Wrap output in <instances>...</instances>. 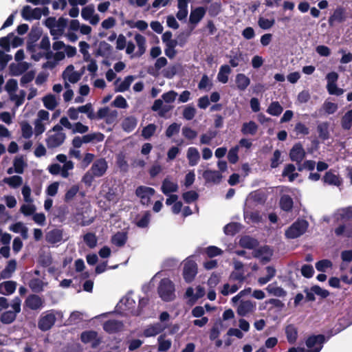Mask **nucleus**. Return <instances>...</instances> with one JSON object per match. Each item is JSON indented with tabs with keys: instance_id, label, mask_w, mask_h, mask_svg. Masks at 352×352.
Returning a JSON list of instances; mask_svg holds the SVG:
<instances>
[{
	"instance_id": "nucleus-1",
	"label": "nucleus",
	"mask_w": 352,
	"mask_h": 352,
	"mask_svg": "<svg viewBox=\"0 0 352 352\" xmlns=\"http://www.w3.org/2000/svg\"><path fill=\"white\" fill-rule=\"evenodd\" d=\"M56 159L63 165L52 164L48 166V171L53 175H60L63 178L69 177L70 172L74 168V163L72 160H68L65 154L57 155Z\"/></svg>"
},
{
	"instance_id": "nucleus-2",
	"label": "nucleus",
	"mask_w": 352,
	"mask_h": 352,
	"mask_svg": "<svg viewBox=\"0 0 352 352\" xmlns=\"http://www.w3.org/2000/svg\"><path fill=\"white\" fill-rule=\"evenodd\" d=\"M324 342V337L322 335L312 336L306 341L307 349L301 347H292L288 350V352H320Z\"/></svg>"
},
{
	"instance_id": "nucleus-3",
	"label": "nucleus",
	"mask_w": 352,
	"mask_h": 352,
	"mask_svg": "<svg viewBox=\"0 0 352 352\" xmlns=\"http://www.w3.org/2000/svg\"><path fill=\"white\" fill-rule=\"evenodd\" d=\"M65 138L63 127L56 124L47 133V146L48 148H56L64 142Z\"/></svg>"
},
{
	"instance_id": "nucleus-4",
	"label": "nucleus",
	"mask_w": 352,
	"mask_h": 352,
	"mask_svg": "<svg viewBox=\"0 0 352 352\" xmlns=\"http://www.w3.org/2000/svg\"><path fill=\"white\" fill-rule=\"evenodd\" d=\"M21 300L19 297L14 298L10 303L12 310L4 311L1 314L0 320L3 324H10L13 322L18 314L21 312Z\"/></svg>"
},
{
	"instance_id": "nucleus-5",
	"label": "nucleus",
	"mask_w": 352,
	"mask_h": 352,
	"mask_svg": "<svg viewBox=\"0 0 352 352\" xmlns=\"http://www.w3.org/2000/svg\"><path fill=\"white\" fill-rule=\"evenodd\" d=\"M56 317H63V314L59 311L50 310L45 312L41 316L38 327L42 331L49 330L55 323Z\"/></svg>"
},
{
	"instance_id": "nucleus-6",
	"label": "nucleus",
	"mask_w": 352,
	"mask_h": 352,
	"mask_svg": "<svg viewBox=\"0 0 352 352\" xmlns=\"http://www.w3.org/2000/svg\"><path fill=\"white\" fill-rule=\"evenodd\" d=\"M160 297L164 301H171L175 297V286L171 280L168 278L162 279L158 286Z\"/></svg>"
},
{
	"instance_id": "nucleus-7",
	"label": "nucleus",
	"mask_w": 352,
	"mask_h": 352,
	"mask_svg": "<svg viewBox=\"0 0 352 352\" xmlns=\"http://www.w3.org/2000/svg\"><path fill=\"white\" fill-rule=\"evenodd\" d=\"M50 123V113L48 111L41 109L36 115V118L34 122V134L38 136L44 133L46 129V125Z\"/></svg>"
},
{
	"instance_id": "nucleus-8",
	"label": "nucleus",
	"mask_w": 352,
	"mask_h": 352,
	"mask_svg": "<svg viewBox=\"0 0 352 352\" xmlns=\"http://www.w3.org/2000/svg\"><path fill=\"white\" fill-rule=\"evenodd\" d=\"M307 227L308 223L305 220H298L286 230L285 235L289 239L299 237L305 232Z\"/></svg>"
},
{
	"instance_id": "nucleus-9",
	"label": "nucleus",
	"mask_w": 352,
	"mask_h": 352,
	"mask_svg": "<svg viewBox=\"0 0 352 352\" xmlns=\"http://www.w3.org/2000/svg\"><path fill=\"white\" fill-rule=\"evenodd\" d=\"M197 274V265L190 258L184 261L183 276L186 283H191Z\"/></svg>"
},
{
	"instance_id": "nucleus-10",
	"label": "nucleus",
	"mask_w": 352,
	"mask_h": 352,
	"mask_svg": "<svg viewBox=\"0 0 352 352\" xmlns=\"http://www.w3.org/2000/svg\"><path fill=\"white\" fill-rule=\"evenodd\" d=\"M48 9L47 8H32L29 6H26L23 8L21 15L25 20H34L38 19L42 15H47Z\"/></svg>"
},
{
	"instance_id": "nucleus-11",
	"label": "nucleus",
	"mask_w": 352,
	"mask_h": 352,
	"mask_svg": "<svg viewBox=\"0 0 352 352\" xmlns=\"http://www.w3.org/2000/svg\"><path fill=\"white\" fill-rule=\"evenodd\" d=\"M82 73L76 71L74 65H70L66 67L63 72V78L65 81V87L69 88L70 87L69 83H76L80 80L82 76Z\"/></svg>"
},
{
	"instance_id": "nucleus-12",
	"label": "nucleus",
	"mask_w": 352,
	"mask_h": 352,
	"mask_svg": "<svg viewBox=\"0 0 352 352\" xmlns=\"http://www.w3.org/2000/svg\"><path fill=\"white\" fill-rule=\"evenodd\" d=\"M327 89L329 94L335 96H341L344 94V89L337 87L336 82L338 79V74L332 72L329 73L327 76Z\"/></svg>"
},
{
	"instance_id": "nucleus-13",
	"label": "nucleus",
	"mask_w": 352,
	"mask_h": 352,
	"mask_svg": "<svg viewBox=\"0 0 352 352\" xmlns=\"http://www.w3.org/2000/svg\"><path fill=\"white\" fill-rule=\"evenodd\" d=\"M256 304L252 300H241L236 304V313L240 316H247L254 313Z\"/></svg>"
},
{
	"instance_id": "nucleus-14",
	"label": "nucleus",
	"mask_w": 352,
	"mask_h": 352,
	"mask_svg": "<svg viewBox=\"0 0 352 352\" xmlns=\"http://www.w3.org/2000/svg\"><path fill=\"white\" fill-rule=\"evenodd\" d=\"M155 190L154 188L140 186L135 190L136 195L140 199V201L144 205H148L151 197L154 195Z\"/></svg>"
},
{
	"instance_id": "nucleus-15",
	"label": "nucleus",
	"mask_w": 352,
	"mask_h": 352,
	"mask_svg": "<svg viewBox=\"0 0 352 352\" xmlns=\"http://www.w3.org/2000/svg\"><path fill=\"white\" fill-rule=\"evenodd\" d=\"M81 16L84 20L89 21L93 25H97L100 21V16L95 13L93 5L84 7L81 10Z\"/></svg>"
},
{
	"instance_id": "nucleus-16",
	"label": "nucleus",
	"mask_w": 352,
	"mask_h": 352,
	"mask_svg": "<svg viewBox=\"0 0 352 352\" xmlns=\"http://www.w3.org/2000/svg\"><path fill=\"white\" fill-rule=\"evenodd\" d=\"M107 168L108 164L107 161L103 158H100L93 163L89 170L97 177H101L105 174Z\"/></svg>"
},
{
	"instance_id": "nucleus-17",
	"label": "nucleus",
	"mask_w": 352,
	"mask_h": 352,
	"mask_svg": "<svg viewBox=\"0 0 352 352\" xmlns=\"http://www.w3.org/2000/svg\"><path fill=\"white\" fill-rule=\"evenodd\" d=\"M166 328L167 324L156 322L147 326L144 331V335L146 337L155 336Z\"/></svg>"
},
{
	"instance_id": "nucleus-18",
	"label": "nucleus",
	"mask_w": 352,
	"mask_h": 352,
	"mask_svg": "<svg viewBox=\"0 0 352 352\" xmlns=\"http://www.w3.org/2000/svg\"><path fill=\"white\" fill-rule=\"evenodd\" d=\"M290 159L296 163H300L305 157V151L300 144H296L290 151Z\"/></svg>"
},
{
	"instance_id": "nucleus-19",
	"label": "nucleus",
	"mask_w": 352,
	"mask_h": 352,
	"mask_svg": "<svg viewBox=\"0 0 352 352\" xmlns=\"http://www.w3.org/2000/svg\"><path fill=\"white\" fill-rule=\"evenodd\" d=\"M202 176L205 182L210 184H219L222 179V175L220 172L211 169L204 170Z\"/></svg>"
},
{
	"instance_id": "nucleus-20",
	"label": "nucleus",
	"mask_w": 352,
	"mask_h": 352,
	"mask_svg": "<svg viewBox=\"0 0 352 352\" xmlns=\"http://www.w3.org/2000/svg\"><path fill=\"white\" fill-rule=\"evenodd\" d=\"M69 30L73 31H80L82 35H90L92 28L86 24L80 23L77 19H72L69 22Z\"/></svg>"
},
{
	"instance_id": "nucleus-21",
	"label": "nucleus",
	"mask_w": 352,
	"mask_h": 352,
	"mask_svg": "<svg viewBox=\"0 0 352 352\" xmlns=\"http://www.w3.org/2000/svg\"><path fill=\"white\" fill-rule=\"evenodd\" d=\"M179 189L176 182L173 181L170 177H166L162 184L161 190L165 195L177 192Z\"/></svg>"
},
{
	"instance_id": "nucleus-22",
	"label": "nucleus",
	"mask_w": 352,
	"mask_h": 352,
	"mask_svg": "<svg viewBox=\"0 0 352 352\" xmlns=\"http://www.w3.org/2000/svg\"><path fill=\"white\" fill-rule=\"evenodd\" d=\"M134 80L135 76H127L122 80L120 78L117 79L114 82L116 85V91L124 92L127 91Z\"/></svg>"
},
{
	"instance_id": "nucleus-23",
	"label": "nucleus",
	"mask_w": 352,
	"mask_h": 352,
	"mask_svg": "<svg viewBox=\"0 0 352 352\" xmlns=\"http://www.w3.org/2000/svg\"><path fill=\"white\" fill-rule=\"evenodd\" d=\"M67 25V19L63 17H60L58 19V23L50 31V34L53 36L54 39H57L64 34Z\"/></svg>"
},
{
	"instance_id": "nucleus-24",
	"label": "nucleus",
	"mask_w": 352,
	"mask_h": 352,
	"mask_svg": "<svg viewBox=\"0 0 352 352\" xmlns=\"http://www.w3.org/2000/svg\"><path fill=\"white\" fill-rule=\"evenodd\" d=\"M81 340L85 344H91L92 346H96L98 343L97 333L94 331H87L82 332L81 334Z\"/></svg>"
},
{
	"instance_id": "nucleus-25",
	"label": "nucleus",
	"mask_w": 352,
	"mask_h": 352,
	"mask_svg": "<svg viewBox=\"0 0 352 352\" xmlns=\"http://www.w3.org/2000/svg\"><path fill=\"white\" fill-rule=\"evenodd\" d=\"M254 256L262 262L267 263L271 259L272 251L267 246L261 247L255 251Z\"/></svg>"
},
{
	"instance_id": "nucleus-26",
	"label": "nucleus",
	"mask_w": 352,
	"mask_h": 352,
	"mask_svg": "<svg viewBox=\"0 0 352 352\" xmlns=\"http://www.w3.org/2000/svg\"><path fill=\"white\" fill-rule=\"evenodd\" d=\"M186 157L189 166H195L197 165L200 160V154L198 149L195 147H189L186 151Z\"/></svg>"
},
{
	"instance_id": "nucleus-27",
	"label": "nucleus",
	"mask_w": 352,
	"mask_h": 352,
	"mask_svg": "<svg viewBox=\"0 0 352 352\" xmlns=\"http://www.w3.org/2000/svg\"><path fill=\"white\" fill-rule=\"evenodd\" d=\"M16 288V283L7 280L0 283V294L5 296L12 294Z\"/></svg>"
},
{
	"instance_id": "nucleus-28",
	"label": "nucleus",
	"mask_w": 352,
	"mask_h": 352,
	"mask_svg": "<svg viewBox=\"0 0 352 352\" xmlns=\"http://www.w3.org/2000/svg\"><path fill=\"white\" fill-rule=\"evenodd\" d=\"M45 239L52 244L60 243L63 240V231L59 229L50 230L46 234Z\"/></svg>"
},
{
	"instance_id": "nucleus-29",
	"label": "nucleus",
	"mask_w": 352,
	"mask_h": 352,
	"mask_svg": "<svg viewBox=\"0 0 352 352\" xmlns=\"http://www.w3.org/2000/svg\"><path fill=\"white\" fill-rule=\"evenodd\" d=\"M25 303L28 307L32 310L40 309L43 305L41 298L36 295H30L28 296Z\"/></svg>"
},
{
	"instance_id": "nucleus-30",
	"label": "nucleus",
	"mask_w": 352,
	"mask_h": 352,
	"mask_svg": "<svg viewBox=\"0 0 352 352\" xmlns=\"http://www.w3.org/2000/svg\"><path fill=\"white\" fill-rule=\"evenodd\" d=\"M123 324L118 320H110L103 324V329L105 331L112 333L122 329Z\"/></svg>"
},
{
	"instance_id": "nucleus-31",
	"label": "nucleus",
	"mask_w": 352,
	"mask_h": 352,
	"mask_svg": "<svg viewBox=\"0 0 352 352\" xmlns=\"http://www.w3.org/2000/svg\"><path fill=\"white\" fill-rule=\"evenodd\" d=\"M23 178L19 175H12L4 177L3 182L9 186L11 188L16 189L23 184Z\"/></svg>"
},
{
	"instance_id": "nucleus-32",
	"label": "nucleus",
	"mask_w": 352,
	"mask_h": 352,
	"mask_svg": "<svg viewBox=\"0 0 352 352\" xmlns=\"http://www.w3.org/2000/svg\"><path fill=\"white\" fill-rule=\"evenodd\" d=\"M16 268V262L15 260H10L6 267L1 272L0 277L3 279L10 278Z\"/></svg>"
},
{
	"instance_id": "nucleus-33",
	"label": "nucleus",
	"mask_w": 352,
	"mask_h": 352,
	"mask_svg": "<svg viewBox=\"0 0 352 352\" xmlns=\"http://www.w3.org/2000/svg\"><path fill=\"white\" fill-rule=\"evenodd\" d=\"M135 41L137 44L138 50L136 52L138 56L144 54L146 49V38L140 34H136L134 36Z\"/></svg>"
},
{
	"instance_id": "nucleus-34",
	"label": "nucleus",
	"mask_w": 352,
	"mask_h": 352,
	"mask_svg": "<svg viewBox=\"0 0 352 352\" xmlns=\"http://www.w3.org/2000/svg\"><path fill=\"white\" fill-rule=\"evenodd\" d=\"M206 10L203 7H198L191 10L189 21L191 23L197 24L204 16Z\"/></svg>"
},
{
	"instance_id": "nucleus-35",
	"label": "nucleus",
	"mask_w": 352,
	"mask_h": 352,
	"mask_svg": "<svg viewBox=\"0 0 352 352\" xmlns=\"http://www.w3.org/2000/svg\"><path fill=\"white\" fill-rule=\"evenodd\" d=\"M231 72L232 69L229 65H221L217 74V80L221 83H226L228 81V76L231 74Z\"/></svg>"
},
{
	"instance_id": "nucleus-36",
	"label": "nucleus",
	"mask_w": 352,
	"mask_h": 352,
	"mask_svg": "<svg viewBox=\"0 0 352 352\" xmlns=\"http://www.w3.org/2000/svg\"><path fill=\"white\" fill-rule=\"evenodd\" d=\"M235 82L239 90H245L250 83V78L243 74H239L236 76Z\"/></svg>"
},
{
	"instance_id": "nucleus-37",
	"label": "nucleus",
	"mask_w": 352,
	"mask_h": 352,
	"mask_svg": "<svg viewBox=\"0 0 352 352\" xmlns=\"http://www.w3.org/2000/svg\"><path fill=\"white\" fill-rule=\"evenodd\" d=\"M285 333L287 341L290 344H294L298 338V329L294 324H289L285 328Z\"/></svg>"
},
{
	"instance_id": "nucleus-38",
	"label": "nucleus",
	"mask_w": 352,
	"mask_h": 352,
	"mask_svg": "<svg viewBox=\"0 0 352 352\" xmlns=\"http://www.w3.org/2000/svg\"><path fill=\"white\" fill-rule=\"evenodd\" d=\"M30 65L27 62H19L11 65V73L13 76H19L28 70Z\"/></svg>"
},
{
	"instance_id": "nucleus-39",
	"label": "nucleus",
	"mask_w": 352,
	"mask_h": 352,
	"mask_svg": "<svg viewBox=\"0 0 352 352\" xmlns=\"http://www.w3.org/2000/svg\"><path fill=\"white\" fill-rule=\"evenodd\" d=\"M135 304V302L131 298V296L129 295H127L126 296H125L120 300V302L119 303V306L120 308H122V306L124 305L125 309L129 310L133 314H138V313L133 310Z\"/></svg>"
},
{
	"instance_id": "nucleus-40",
	"label": "nucleus",
	"mask_w": 352,
	"mask_h": 352,
	"mask_svg": "<svg viewBox=\"0 0 352 352\" xmlns=\"http://www.w3.org/2000/svg\"><path fill=\"white\" fill-rule=\"evenodd\" d=\"M13 166L16 173L23 174L25 168L27 166V163L24 160L23 157L18 156L16 157L13 161Z\"/></svg>"
},
{
	"instance_id": "nucleus-41",
	"label": "nucleus",
	"mask_w": 352,
	"mask_h": 352,
	"mask_svg": "<svg viewBox=\"0 0 352 352\" xmlns=\"http://www.w3.org/2000/svg\"><path fill=\"white\" fill-rule=\"evenodd\" d=\"M137 122V119L135 117H126L122 122V129L126 132H131L135 128Z\"/></svg>"
},
{
	"instance_id": "nucleus-42",
	"label": "nucleus",
	"mask_w": 352,
	"mask_h": 352,
	"mask_svg": "<svg viewBox=\"0 0 352 352\" xmlns=\"http://www.w3.org/2000/svg\"><path fill=\"white\" fill-rule=\"evenodd\" d=\"M43 102L45 108L49 110H54L58 105L56 97L52 94H49L43 98Z\"/></svg>"
},
{
	"instance_id": "nucleus-43",
	"label": "nucleus",
	"mask_w": 352,
	"mask_h": 352,
	"mask_svg": "<svg viewBox=\"0 0 352 352\" xmlns=\"http://www.w3.org/2000/svg\"><path fill=\"white\" fill-rule=\"evenodd\" d=\"M82 138L85 144L90 142H99L104 140V135L101 133L97 132L85 135L82 136Z\"/></svg>"
},
{
	"instance_id": "nucleus-44",
	"label": "nucleus",
	"mask_w": 352,
	"mask_h": 352,
	"mask_svg": "<svg viewBox=\"0 0 352 352\" xmlns=\"http://www.w3.org/2000/svg\"><path fill=\"white\" fill-rule=\"evenodd\" d=\"M257 130L258 125L253 121L245 122L241 129L242 133L245 135H254Z\"/></svg>"
},
{
	"instance_id": "nucleus-45",
	"label": "nucleus",
	"mask_w": 352,
	"mask_h": 352,
	"mask_svg": "<svg viewBox=\"0 0 352 352\" xmlns=\"http://www.w3.org/2000/svg\"><path fill=\"white\" fill-rule=\"evenodd\" d=\"M10 230L15 233H20L24 239L28 237V228L22 222H17L10 227Z\"/></svg>"
},
{
	"instance_id": "nucleus-46",
	"label": "nucleus",
	"mask_w": 352,
	"mask_h": 352,
	"mask_svg": "<svg viewBox=\"0 0 352 352\" xmlns=\"http://www.w3.org/2000/svg\"><path fill=\"white\" fill-rule=\"evenodd\" d=\"M352 217V206L338 210L335 214V218L339 219H349Z\"/></svg>"
},
{
	"instance_id": "nucleus-47",
	"label": "nucleus",
	"mask_w": 352,
	"mask_h": 352,
	"mask_svg": "<svg viewBox=\"0 0 352 352\" xmlns=\"http://www.w3.org/2000/svg\"><path fill=\"white\" fill-rule=\"evenodd\" d=\"M296 167L293 164H287L283 171V176L287 177L289 182H293L298 176V174L295 173Z\"/></svg>"
},
{
	"instance_id": "nucleus-48",
	"label": "nucleus",
	"mask_w": 352,
	"mask_h": 352,
	"mask_svg": "<svg viewBox=\"0 0 352 352\" xmlns=\"http://www.w3.org/2000/svg\"><path fill=\"white\" fill-rule=\"evenodd\" d=\"M112 47L107 42L102 41L100 43L98 54L102 56L107 57L112 53Z\"/></svg>"
},
{
	"instance_id": "nucleus-49",
	"label": "nucleus",
	"mask_w": 352,
	"mask_h": 352,
	"mask_svg": "<svg viewBox=\"0 0 352 352\" xmlns=\"http://www.w3.org/2000/svg\"><path fill=\"white\" fill-rule=\"evenodd\" d=\"M267 276L261 277L258 279V283L260 285H263L270 282L276 275V270L271 266L266 267Z\"/></svg>"
},
{
	"instance_id": "nucleus-50",
	"label": "nucleus",
	"mask_w": 352,
	"mask_h": 352,
	"mask_svg": "<svg viewBox=\"0 0 352 352\" xmlns=\"http://www.w3.org/2000/svg\"><path fill=\"white\" fill-rule=\"evenodd\" d=\"M36 210L34 202H25L20 208L21 212L25 216L33 215Z\"/></svg>"
},
{
	"instance_id": "nucleus-51",
	"label": "nucleus",
	"mask_w": 352,
	"mask_h": 352,
	"mask_svg": "<svg viewBox=\"0 0 352 352\" xmlns=\"http://www.w3.org/2000/svg\"><path fill=\"white\" fill-rule=\"evenodd\" d=\"M341 126L344 130L352 128V109L346 111L341 120Z\"/></svg>"
},
{
	"instance_id": "nucleus-52",
	"label": "nucleus",
	"mask_w": 352,
	"mask_h": 352,
	"mask_svg": "<svg viewBox=\"0 0 352 352\" xmlns=\"http://www.w3.org/2000/svg\"><path fill=\"white\" fill-rule=\"evenodd\" d=\"M323 180L324 183L329 185L339 186L340 184V180L338 176L331 171L326 173Z\"/></svg>"
},
{
	"instance_id": "nucleus-53",
	"label": "nucleus",
	"mask_w": 352,
	"mask_h": 352,
	"mask_svg": "<svg viewBox=\"0 0 352 352\" xmlns=\"http://www.w3.org/2000/svg\"><path fill=\"white\" fill-rule=\"evenodd\" d=\"M22 137L25 139H30L33 135L32 126L26 121L20 123Z\"/></svg>"
},
{
	"instance_id": "nucleus-54",
	"label": "nucleus",
	"mask_w": 352,
	"mask_h": 352,
	"mask_svg": "<svg viewBox=\"0 0 352 352\" xmlns=\"http://www.w3.org/2000/svg\"><path fill=\"white\" fill-rule=\"evenodd\" d=\"M283 107L278 102H272L268 107L267 112L273 116H278L283 112Z\"/></svg>"
},
{
	"instance_id": "nucleus-55",
	"label": "nucleus",
	"mask_w": 352,
	"mask_h": 352,
	"mask_svg": "<svg viewBox=\"0 0 352 352\" xmlns=\"http://www.w3.org/2000/svg\"><path fill=\"white\" fill-rule=\"evenodd\" d=\"M78 110L79 113H86L88 118L94 120L96 118V115L94 111L92 104L91 103H87L85 105L78 107Z\"/></svg>"
},
{
	"instance_id": "nucleus-56",
	"label": "nucleus",
	"mask_w": 352,
	"mask_h": 352,
	"mask_svg": "<svg viewBox=\"0 0 352 352\" xmlns=\"http://www.w3.org/2000/svg\"><path fill=\"white\" fill-rule=\"evenodd\" d=\"M266 289L270 294L275 296L282 297L286 295V292L283 288L274 283L268 285Z\"/></svg>"
},
{
	"instance_id": "nucleus-57",
	"label": "nucleus",
	"mask_w": 352,
	"mask_h": 352,
	"mask_svg": "<svg viewBox=\"0 0 352 352\" xmlns=\"http://www.w3.org/2000/svg\"><path fill=\"white\" fill-rule=\"evenodd\" d=\"M241 287V285L226 283L223 286L221 293L224 296H228L235 293Z\"/></svg>"
},
{
	"instance_id": "nucleus-58",
	"label": "nucleus",
	"mask_w": 352,
	"mask_h": 352,
	"mask_svg": "<svg viewBox=\"0 0 352 352\" xmlns=\"http://www.w3.org/2000/svg\"><path fill=\"white\" fill-rule=\"evenodd\" d=\"M158 350L160 351H165L170 349L171 346V341L166 339L165 335H161L158 339Z\"/></svg>"
},
{
	"instance_id": "nucleus-59",
	"label": "nucleus",
	"mask_w": 352,
	"mask_h": 352,
	"mask_svg": "<svg viewBox=\"0 0 352 352\" xmlns=\"http://www.w3.org/2000/svg\"><path fill=\"white\" fill-rule=\"evenodd\" d=\"M21 194L24 202H34L32 197V189L28 184H25L21 188Z\"/></svg>"
},
{
	"instance_id": "nucleus-60",
	"label": "nucleus",
	"mask_w": 352,
	"mask_h": 352,
	"mask_svg": "<svg viewBox=\"0 0 352 352\" xmlns=\"http://www.w3.org/2000/svg\"><path fill=\"white\" fill-rule=\"evenodd\" d=\"M45 285L43 280L38 278H33L30 280L29 286L33 292H39L43 289Z\"/></svg>"
},
{
	"instance_id": "nucleus-61",
	"label": "nucleus",
	"mask_w": 352,
	"mask_h": 352,
	"mask_svg": "<svg viewBox=\"0 0 352 352\" xmlns=\"http://www.w3.org/2000/svg\"><path fill=\"white\" fill-rule=\"evenodd\" d=\"M83 240L89 248H94L97 245V237L94 233H87L83 236Z\"/></svg>"
},
{
	"instance_id": "nucleus-62",
	"label": "nucleus",
	"mask_w": 352,
	"mask_h": 352,
	"mask_svg": "<svg viewBox=\"0 0 352 352\" xmlns=\"http://www.w3.org/2000/svg\"><path fill=\"white\" fill-rule=\"evenodd\" d=\"M319 137L322 140L329 138V124L327 122H322L317 127Z\"/></svg>"
},
{
	"instance_id": "nucleus-63",
	"label": "nucleus",
	"mask_w": 352,
	"mask_h": 352,
	"mask_svg": "<svg viewBox=\"0 0 352 352\" xmlns=\"http://www.w3.org/2000/svg\"><path fill=\"white\" fill-rule=\"evenodd\" d=\"M280 205L283 210L288 211L292 209L293 206V200L288 195H283L280 200Z\"/></svg>"
},
{
	"instance_id": "nucleus-64",
	"label": "nucleus",
	"mask_w": 352,
	"mask_h": 352,
	"mask_svg": "<svg viewBox=\"0 0 352 352\" xmlns=\"http://www.w3.org/2000/svg\"><path fill=\"white\" fill-rule=\"evenodd\" d=\"M126 241V235L123 232H118L113 236L111 242L117 246H122Z\"/></svg>"
}]
</instances>
